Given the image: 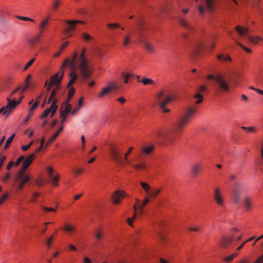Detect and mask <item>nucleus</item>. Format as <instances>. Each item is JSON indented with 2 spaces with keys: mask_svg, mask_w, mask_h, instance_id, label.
<instances>
[{
  "mask_svg": "<svg viewBox=\"0 0 263 263\" xmlns=\"http://www.w3.org/2000/svg\"><path fill=\"white\" fill-rule=\"evenodd\" d=\"M197 111L194 107H189L174 125V129L167 130L163 129H157L154 131L153 135L156 140L159 143L165 145H170L173 143L176 137L182 128L189 123L190 119Z\"/></svg>",
  "mask_w": 263,
  "mask_h": 263,
  "instance_id": "nucleus-2",
  "label": "nucleus"
},
{
  "mask_svg": "<svg viewBox=\"0 0 263 263\" xmlns=\"http://www.w3.org/2000/svg\"><path fill=\"white\" fill-rule=\"evenodd\" d=\"M230 177L231 178V179L232 180V181H233V186L234 185V184L235 182H238V181H237L236 180V176L234 174H231L230 176Z\"/></svg>",
  "mask_w": 263,
  "mask_h": 263,
  "instance_id": "nucleus-60",
  "label": "nucleus"
},
{
  "mask_svg": "<svg viewBox=\"0 0 263 263\" xmlns=\"http://www.w3.org/2000/svg\"><path fill=\"white\" fill-rule=\"evenodd\" d=\"M25 159V157L23 155H22L20 156L16 160V162L14 163V166H18L20 163L24 160Z\"/></svg>",
  "mask_w": 263,
  "mask_h": 263,
  "instance_id": "nucleus-50",
  "label": "nucleus"
},
{
  "mask_svg": "<svg viewBox=\"0 0 263 263\" xmlns=\"http://www.w3.org/2000/svg\"><path fill=\"white\" fill-rule=\"evenodd\" d=\"M257 128L254 126L248 127L247 132L250 133H254L257 132Z\"/></svg>",
  "mask_w": 263,
  "mask_h": 263,
  "instance_id": "nucleus-54",
  "label": "nucleus"
},
{
  "mask_svg": "<svg viewBox=\"0 0 263 263\" xmlns=\"http://www.w3.org/2000/svg\"><path fill=\"white\" fill-rule=\"evenodd\" d=\"M237 255H238V253H234L232 254V255H230V256H228L226 257L225 258V260H226V261H227V262H230V261H231V260H233V259L235 257L237 256Z\"/></svg>",
  "mask_w": 263,
  "mask_h": 263,
  "instance_id": "nucleus-48",
  "label": "nucleus"
},
{
  "mask_svg": "<svg viewBox=\"0 0 263 263\" xmlns=\"http://www.w3.org/2000/svg\"><path fill=\"white\" fill-rule=\"evenodd\" d=\"M107 26L111 30H113V29L115 28H121L122 30L124 29L123 27H121L120 25L117 23H108L107 24Z\"/></svg>",
  "mask_w": 263,
  "mask_h": 263,
  "instance_id": "nucleus-37",
  "label": "nucleus"
},
{
  "mask_svg": "<svg viewBox=\"0 0 263 263\" xmlns=\"http://www.w3.org/2000/svg\"><path fill=\"white\" fill-rule=\"evenodd\" d=\"M83 172L82 169L77 168L74 169L73 171V173L76 176H77L78 175L81 174Z\"/></svg>",
  "mask_w": 263,
  "mask_h": 263,
  "instance_id": "nucleus-59",
  "label": "nucleus"
},
{
  "mask_svg": "<svg viewBox=\"0 0 263 263\" xmlns=\"http://www.w3.org/2000/svg\"><path fill=\"white\" fill-rule=\"evenodd\" d=\"M198 10L200 14V15H203L204 14V10L202 5H199L198 6Z\"/></svg>",
  "mask_w": 263,
  "mask_h": 263,
  "instance_id": "nucleus-61",
  "label": "nucleus"
},
{
  "mask_svg": "<svg viewBox=\"0 0 263 263\" xmlns=\"http://www.w3.org/2000/svg\"><path fill=\"white\" fill-rule=\"evenodd\" d=\"M85 53L86 49L83 48L80 54L77 52H74L70 58H67L64 61L61 68L63 69L65 67L69 66L71 69L68 87L72 85L77 79V69L78 70L83 81L87 80L90 76L92 69L85 57Z\"/></svg>",
  "mask_w": 263,
  "mask_h": 263,
  "instance_id": "nucleus-1",
  "label": "nucleus"
},
{
  "mask_svg": "<svg viewBox=\"0 0 263 263\" xmlns=\"http://www.w3.org/2000/svg\"><path fill=\"white\" fill-rule=\"evenodd\" d=\"M249 41L252 42L253 44H257L259 41H262V39L259 37H253L251 36H248V38L247 39Z\"/></svg>",
  "mask_w": 263,
  "mask_h": 263,
  "instance_id": "nucleus-33",
  "label": "nucleus"
},
{
  "mask_svg": "<svg viewBox=\"0 0 263 263\" xmlns=\"http://www.w3.org/2000/svg\"><path fill=\"white\" fill-rule=\"evenodd\" d=\"M34 158V154H32L25 159H24L23 166L18 171L15 176L16 188L18 191L22 190L25 184L30 180V176L26 174L25 172L32 162Z\"/></svg>",
  "mask_w": 263,
  "mask_h": 263,
  "instance_id": "nucleus-4",
  "label": "nucleus"
},
{
  "mask_svg": "<svg viewBox=\"0 0 263 263\" xmlns=\"http://www.w3.org/2000/svg\"><path fill=\"white\" fill-rule=\"evenodd\" d=\"M83 263H92V261L89 258L85 257L83 259Z\"/></svg>",
  "mask_w": 263,
  "mask_h": 263,
  "instance_id": "nucleus-64",
  "label": "nucleus"
},
{
  "mask_svg": "<svg viewBox=\"0 0 263 263\" xmlns=\"http://www.w3.org/2000/svg\"><path fill=\"white\" fill-rule=\"evenodd\" d=\"M202 169L201 164L200 162L194 164L191 168V173L194 176H197Z\"/></svg>",
  "mask_w": 263,
  "mask_h": 263,
  "instance_id": "nucleus-21",
  "label": "nucleus"
},
{
  "mask_svg": "<svg viewBox=\"0 0 263 263\" xmlns=\"http://www.w3.org/2000/svg\"><path fill=\"white\" fill-rule=\"evenodd\" d=\"M177 20L179 24L184 29L189 31H193L194 30V27L184 17L178 16Z\"/></svg>",
  "mask_w": 263,
  "mask_h": 263,
  "instance_id": "nucleus-12",
  "label": "nucleus"
},
{
  "mask_svg": "<svg viewBox=\"0 0 263 263\" xmlns=\"http://www.w3.org/2000/svg\"><path fill=\"white\" fill-rule=\"evenodd\" d=\"M158 236L159 237L160 241L162 243H163L165 241V240L166 239V236L164 235L161 234V233H159L158 234Z\"/></svg>",
  "mask_w": 263,
  "mask_h": 263,
  "instance_id": "nucleus-55",
  "label": "nucleus"
},
{
  "mask_svg": "<svg viewBox=\"0 0 263 263\" xmlns=\"http://www.w3.org/2000/svg\"><path fill=\"white\" fill-rule=\"evenodd\" d=\"M75 89L73 87H71L68 90V98L65 102L69 103L71 98L72 97L74 93Z\"/></svg>",
  "mask_w": 263,
  "mask_h": 263,
  "instance_id": "nucleus-32",
  "label": "nucleus"
},
{
  "mask_svg": "<svg viewBox=\"0 0 263 263\" xmlns=\"http://www.w3.org/2000/svg\"><path fill=\"white\" fill-rule=\"evenodd\" d=\"M35 61V58H33L31 60H30L28 63L27 64H26V65L25 66V67L24 68V70L25 71L29 67H30L33 63V62H34Z\"/></svg>",
  "mask_w": 263,
  "mask_h": 263,
  "instance_id": "nucleus-53",
  "label": "nucleus"
},
{
  "mask_svg": "<svg viewBox=\"0 0 263 263\" xmlns=\"http://www.w3.org/2000/svg\"><path fill=\"white\" fill-rule=\"evenodd\" d=\"M240 239V236H239L236 238L234 237L223 238L221 241V246L223 247L227 248L229 247L235 240H239Z\"/></svg>",
  "mask_w": 263,
  "mask_h": 263,
  "instance_id": "nucleus-19",
  "label": "nucleus"
},
{
  "mask_svg": "<svg viewBox=\"0 0 263 263\" xmlns=\"http://www.w3.org/2000/svg\"><path fill=\"white\" fill-rule=\"evenodd\" d=\"M58 103L57 100H54L53 102L52 103L50 107L46 109L43 114L41 116V118H46L48 115L50 113V117H52L55 114L58 106L57 105Z\"/></svg>",
  "mask_w": 263,
  "mask_h": 263,
  "instance_id": "nucleus-10",
  "label": "nucleus"
},
{
  "mask_svg": "<svg viewBox=\"0 0 263 263\" xmlns=\"http://www.w3.org/2000/svg\"><path fill=\"white\" fill-rule=\"evenodd\" d=\"M48 23V19L46 18L41 21V24L39 25V28L40 29V34L35 36L33 39L30 41V44L32 46H34L35 43L39 41L41 34L43 32L44 29L47 26Z\"/></svg>",
  "mask_w": 263,
  "mask_h": 263,
  "instance_id": "nucleus-13",
  "label": "nucleus"
},
{
  "mask_svg": "<svg viewBox=\"0 0 263 263\" xmlns=\"http://www.w3.org/2000/svg\"><path fill=\"white\" fill-rule=\"evenodd\" d=\"M36 183L38 186H41L44 184V181L41 179H37L36 180Z\"/></svg>",
  "mask_w": 263,
  "mask_h": 263,
  "instance_id": "nucleus-63",
  "label": "nucleus"
},
{
  "mask_svg": "<svg viewBox=\"0 0 263 263\" xmlns=\"http://www.w3.org/2000/svg\"><path fill=\"white\" fill-rule=\"evenodd\" d=\"M38 105H39V101L37 100H36L35 102H34V103L33 104V105L30 108L29 112L33 114V111L37 107V106Z\"/></svg>",
  "mask_w": 263,
  "mask_h": 263,
  "instance_id": "nucleus-49",
  "label": "nucleus"
},
{
  "mask_svg": "<svg viewBox=\"0 0 263 263\" xmlns=\"http://www.w3.org/2000/svg\"><path fill=\"white\" fill-rule=\"evenodd\" d=\"M237 44H238V45L239 46H240L244 50H245L246 51L248 52H251L252 51L251 49H250V48H248L245 46H244L243 45H242L241 43H238L237 42Z\"/></svg>",
  "mask_w": 263,
  "mask_h": 263,
  "instance_id": "nucleus-58",
  "label": "nucleus"
},
{
  "mask_svg": "<svg viewBox=\"0 0 263 263\" xmlns=\"http://www.w3.org/2000/svg\"><path fill=\"white\" fill-rule=\"evenodd\" d=\"M141 187L145 191L147 194H149L152 188L149 186L148 183L144 182H140Z\"/></svg>",
  "mask_w": 263,
  "mask_h": 263,
  "instance_id": "nucleus-28",
  "label": "nucleus"
},
{
  "mask_svg": "<svg viewBox=\"0 0 263 263\" xmlns=\"http://www.w3.org/2000/svg\"><path fill=\"white\" fill-rule=\"evenodd\" d=\"M7 105L0 108V114L8 117L12 110L20 104V102L15 103L14 101L11 100L9 97L7 98Z\"/></svg>",
  "mask_w": 263,
  "mask_h": 263,
  "instance_id": "nucleus-7",
  "label": "nucleus"
},
{
  "mask_svg": "<svg viewBox=\"0 0 263 263\" xmlns=\"http://www.w3.org/2000/svg\"><path fill=\"white\" fill-rule=\"evenodd\" d=\"M60 3V0H54L52 4V9L54 10H56L59 8Z\"/></svg>",
  "mask_w": 263,
  "mask_h": 263,
  "instance_id": "nucleus-47",
  "label": "nucleus"
},
{
  "mask_svg": "<svg viewBox=\"0 0 263 263\" xmlns=\"http://www.w3.org/2000/svg\"><path fill=\"white\" fill-rule=\"evenodd\" d=\"M217 58L220 61H232V59L228 55H226L225 57H224L222 54H219V55H217Z\"/></svg>",
  "mask_w": 263,
  "mask_h": 263,
  "instance_id": "nucleus-36",
  "label": "nucleus"
},
{
  "mask_svg": "<svg viewBox=\"0 0 263 263\" xmlns=\"http://www.w3.org/2000/svg\"><path fill=\"white\" fill-rule=\"evenodd\" d=\"M82 37L83 39L86 42H89L93 39L92 37L87 33H83Z\"/></svg>",
  "mask_w": 263,
  "mask_h": 263,
  "instance_id": "nucleus-40",
  "label": "nucleus"
},
{
  "mask_svg": "<svg viewBox=\"0 0 263 263\" xmlns=\"http://www.w3.org/2000/svg\"><path fill=\"white\" fill-rule=\"evenodd\" d=\"M138 24V27L140 30H142L143 29L142 26L144 25V22L142 20V18L139 17L137 21Z\"/></svg>",
  "mask_w": 263,
  "mask_h": 263,
  "instance_id": "nucleus-44",
  "label": "nucleus"
},
{
  "mask_svg": "<svg viewBox=\"0 0 263 263\" xmlns=\"http://www.w3.org/2000/svg\"><path fill=\"white\" fill-rule=\"evenodd\" d=\"M72 105L67 102H64V106L61 107L60 109L61 114L67 116L69 113L71 114Z\"/></svg>",
  "mask_w": 263,
  "mask_h": 263,
  "instance_id": "nucleus-17",
  "label": "nucleus"
},
{
  "mask_svg": "<svg viewBox=\"0 0 263 263\" xmlns=\"http://www.w3.org/2000/svg\"><path fill=\"white\" fill-rule=\"evenodd\" d=\"M124 196V193L118 190L115 191L112 196V201L115 204H119L122 198Z\"/></svg>",
  "mask_w": 263,
  "mask_h": 263,
  "instance_id": "nucleus-16",
  "label": "nucleus"
},
{
  "mask_svg": "<svg viewBox=\"0 0 263 263\" xmlns=\"http://www.w3.org/2000/svg\"><path fill=\"white\" fill-rule=\"evenodd\" d=\"M132 75L128 73L124 72L122 73V77L124 79V81L125 83H127L128 82V79L131 78Z\"/></svg>",
  "mask_w": 263,
  "mask_h": 263,
  "instance_id": "nucleus-42",
  "label": "nucleus"
},
{
  "mask_svg": "<svg viewBox=\"0 0 263 263\" xmlns=\"http://www.w3.org/2000/svg\"><path fill=\"white\" fill-rule=\"evenodd\" d=\"M154 148V145H151V146H145L144 147H143L141 149L142 152L146 154V155H148V154H150L153 151Z\"/></svg>",
  "mask_w": 263,
  "mask_h": 263,
  "instance_id": "nucleus-26",
  "label": "nucleus"
},
{
  "mask_svg": "<svg viewBox=\"0 0 263 263\" xmlns=\"http://www.w3.org/2000/svg\"><path fill=\"white\" fill-rule=\"evenodd\" d=\"M245 205L247 210H250L251 209L252 202L249 198H246L245 199Z\"/></svg>",
  "mask_w": 263,
  "mask_h": 263,
  "instance_id": "nucleus-39",
  "label": "nucleus"
},
{
  "mask_svg": "<svg viewBox=\"0 0 263 263\" xmlns=\"http://www.w3.org/2000/svg\"><path fill=\"white\" fill-rule=\"evenodd\" d=\"M194 48V51L197 54L200 49L204 48L203 42L201 41H197Z\"/></svg>",
  "mask_w": 263,
  "mask_h": 263,
  "instance_id": "nucleus-23",
  "label": "nucleus"
},
{
  "mask_svg": "<svg viewBox=\"0 0 263 263\" xmlns=\"http://www.w3.org/2000/svg\"><path fill=\"white\" fill-rule=\"evenodd\" d=\"M64 75V71L62 70V73L60 74L58 72L52 76L51 78L50 82L51 85L55 86L56 89H59L61 86V83Z\"/></svg>",
  "mask_w": 263,
  "mask_h": 263,
  "instance_id": "nucleus-9",
  "label": "nucleus"
},
{
  "mask_svg": "<svg viewBox=\"0 0 263 263\" xmlns=\"http://www.w3.org/2000/svg\"><path fill=\"white\" fill-rule=\"evenodd\" d=\"M161 191V189H152L148 196L151 197L155 198L159 194Z\"/></svg>",
  "mask_w": 263,
  "mask_h": 263,
  "instance_id": "nucleus-24",
  "label": "nucleus"
},
{
  "mask_svg": "<svg viewBox=\"0 0 263 263\" xmlns=\"http://www.w3.org/2000/svg\"><path fill=\"white\" fill-rule=\"evenodd\" d=\"M63 230L68 232V233H73L74 232L75 229L73 226L66 224L63 228Z\"/></svg>",
  "mask_w": 263,
  "mask_h": 263,
  "instance_id": "nucleus-35",
  "label": "nucleus"
},
{
  "mask_svg": "<svg viewBox=\"0 0 263 263\" xmlns=\"http://www.w3.org/2000/svg\"><path fill=\"white\" fill-rule=\"evenodd\" d=\"M235 29L241 36H245L247 39L249 35L250 30L248 28H242L240 26L237 25Z\"/></svg>",
  "mask_w": 263,
  "mask_h": 263,
  "instance_id": "nucleus-18",
  "label": "nucleus"
},
{
  "mask_svg": "<svg viewBox=\"0 0 263 263\" xmlns=\"http://www.w3.org/2000/svg\"><path fill=\"white\" fill-rule=\"evenodd\" d=\"M253 263H263V254L258 257Z\"/></svg>",
  "mask_w": 263,
  "mask_h": 263,
  "instance_id": "nucleus-57",
  "label": "nucleus"
},
{
  "mask_svg": "<svg viewBox=\"0 0 263 263\" xmlns=\"http://www.w3.org/2000/svg\"><path fill=\"white\" fill-rule=\"evenodd\" d=\"M57 90H58V89H56V88H55V89H53V90L51 91V93H50V96H49V97L48 100V101H47V103H50V102H52H52H53V101H54V100H57V101H58V100H57V99H54V97H55V96H56V95H57Z\"/></svg>",
  "mask_w": 263,
  "mask_h": 263,
  "instance_id": "nucleus-27",
  "label": "nucleus"
},
{
  "mask_svg": "<svg viewBox=\"0 0 263 263\" xmlns=\"http://www.w3.org/2000/svg\"><path fill=\"white\" fill-rule=\"evenodd\" d=\"M109 87L110 89V90H116L118 89L120 87L119 84L116 82L111 83L109 86Z\"/></svg>",
  "mask_w": 263,
  "mask_h": 263,
  "instance_id": "nucleus-46",
  "label": "nucleus"
},
{
  "mask_svg": "<svg viewBox=\"0 0 263 263\" xmlns=\"http://www.w3.org/2000/svg\"><path fill=\"white\" fill-rule=\"evenodd\" d=\"M217 1V0H203L206 9L210 12L213 11Z\"/></svg>",
  "mask_w": 263,
  "mask_h": 263,
  "instance_id": "nucleus-20",
  "label": "nucleus"
},
{
  "mask_svg": "<svg viewBox=\"0 0 263 263\" xmlns=\"http://www.w3.org/2000/svg\"><path fill=\"white\" fill-rule=\"evenodd\" d=\"M172 98L166 95L163 90L159 92L156 96V102L163 112H168L170 110L165 108V105L170 103Z\"/></svg>",
  "mask_w": 263,
  "mask_h": 263,
  "instance_id": "nucleus-5",
  "label": "nucleus"
},
{
  "mask_svg": "<svg viewBox=\"0 0 263 263\" xmlns=\"http://www.w3.org/2000/svg\"><path fill=\"white\" fill-rule=\"evenodd\" d=\"M66 23L69 25V27L64 30V33L68 37H70L71 35L70 34V31L72 30L75 28L76 25L78 23L83 24V22L81 21H67Z\"/></svg>",
  "mask_w": 263,
  "mask_h": 263,
  "instance_id": "nucleus-15",
  "label": "nucleus"
},
{
  "mask_svg": "<svg viewBox=\"0 0 263 263\" xmlns=\"http://www.w3.org/2000/svg\"><path fill=\"white\" fill-rule=\"evenodd\" d=\"M149 201V199L146 197L143 200L142 203L138 206L139 210L140 211L141 214H142L143 208H144L148 203Z\"/></svg>",
  "mask_w": 263,
  "mask_h": 263,
  "instance_id": "nucleus-38",
  "label": "nucleus"
},
{
  "mask_svg": "<svg viewBox=\"0 0 263 263\" xmlns=\"http://www.w3.org/2000/svg\"><path fill=\"white\" fill-rule=\"evenodd\" d=\"M53 238V236H50V238H49L47 240V241H46V245H47V246L48 248H49V247H50V245H51V241H52V240Z\"/></svg>",
  "mask_w": 263,
  "mask_h": 263,
  "instance_id": "nucleus-62",
  "label": "nucleus"
},
{
  "mask_svg": "<svg viewBox=\"0 0 263 263\" xmlns=\"http://www.w3.org/2000/svg\"><path fill=\"white\" fill-rule=\"evenodd\" d=\"M83 105V98H80L79 102H78V106H77V107L74 108L73 110L71 111V114L74 115L76 114L77 111L80 109V108Z\"/></svg>",
  "mask_w": 263,
  "mask_h": 263,
  "instance_id": "nucleus-31",
  "label": "nucleus"
},
{
  "mask_svg": "<svg viewBox=\"0 0 263 263\" xmlns=\"http://www.w3.org/2000/svg\"><path fill=\"white\" fill-rule=\"evenodd\" d=\"M131 42L130 39V34H126L124 35L122 37V44L123 46L126 47Z\"/></svg>",
  "mask_w": 263,
  "mask_h": 263,
  "instance_id": "nucleus-25",
  "label": "nucleus"
},
{
  "mask_svg": "<svg viewBox=\"0 0 263 263\" xmlns=\"http://www.w3.org/2000/svg\"><path fill=\"white\" fill-rule=\"evenodd\" d=\"M103 236V233L101 231L99 230H97L95 237L97 239L98 241H99Z\"/></svg>",
  "mask_w": 263,
  "mask_h": 263,
  "instance_id": "nucleus-51",
  "label": "nucleus"
},
{
  "mask_svg": "<svg viewBox=\"0 0 263 263\" xmlns=\"http://www.w3.org/2000/svg\"><path fill=\"white\" fill-rule=\"evenodd\" d=\"M16 17L19 20L24 21H31L32 22H34V20L33 19H32L29 17H25V16L17 15V16H16Z\"/></svg>",
  "mask_w": 263,
  "mask_h": 263,
  "instance_id": "nucleus-45",
  "label": "nucleus"
},
{
  "mask_svg": "<svg viewBox=\"0 0 263 263\" xmlns=\"http://www.w3.org/2000/svg\"><path fill=\"white\" fill-rule=\"evenodd\" d=\"M143 44L145 49L149 52H154L155 49L154 46L147 41H143Z\"/></svg>",
  "mask_w": 263,
  "mask_h": 263,
  "instance_id": "nucleus-22",
  "label": "nucleus"
},
{
  "mask_svg": "<svg viewBox=\"0 0 263 263\" xmlns=\"http://www.w3.org/2000/svg\"><path fill=\"white\" fill-rule=\"evenodd\" d=\"M141 82L144 84V85H148V84H153V81L149 78H143Z\"/></svg>",
  "mask_w": 263,
  "mask_h": 263,
  "instance_id": "nucleus-41",
  "label": "nucleus"
},
{
  "mask_svg": "<svg viewBox=\"0 0 263 263\" xmlns=\"http://www.w3.org/2000/svg\"><path fill=\"white\" fill-rule=\"evenodd\" d=\"M41 208L46 212H55L56 209H53L52 208H48L46 206H42Z\"/></svg>",
  "mask_w": 263,
  "mask_h": 263,
  "instance_id": "nucleus-56",
  "label": "nucleus"
},
{
  "mask_svg": "<svg viewBox=\"0 0 263 263\" xmlns=\"http://www.w3.org/2000/svg\"><path fill=\"white\" fill-rule=\"evenodd\" d=\"M110 89L109 86L104 87L102 89L101 92L98 95L99 98H102L105 95L108 94L110 91Z\"/></svg>",
  "mask_w": 263,
  "mask_h": 263,
  "instance_id": "nucleus-29",
  "label": "nucleus"
},
{
  "mask_svg": "<svg viewBox=\"0 0 263 263\" xmlns=\"http://www.w3.org/2000/svg\"><path fill=\"white\" fill-rule=\"evenodd\" d=\"M207 89V87L202 85L200 86L198 88V91L197 92L194 96L195 99H196L195 101V103L197 104H200L202 102L203 100V95L201 94V92H205Z\"/></svg>",
  "mask_w": 263,
  "mask_h": 263,
  "instance_id": "nucleus-14",
  "label": "nucleus"
},
{
  "mask_svg": "<svg viewBox=\"0 0 263 263\" xmlns=\"http://www.w3.org/2000/svg\"><path fill=\"white\" fill-rule=\"evenodd\" d=\"M242 189L239 182H235L233 186L232 200L234 204H238L240 201L241 193Z\"/></svg>",
  "mask_w": 263,
  "mask_h": 263,
  "instance_id": "nucleus-8",
  "label": "nucleus"
},
{
  "mask_svg": "<svg viewBox=\"0 0 263 263\" xmlns=\"http://www.w3.org/2000/svg\"><path fill=\"white\" fill-rule=\"evenodd\" d=\"M137 208V206L136 204H134V216L133 217L128 218L127 219V222L129 226H132V223L134 220V219H135V217H136V215Z\"/></svg>",
  "mask_w": 263,
  "mask_h": 263,
  "instance_id": "nucleus-30",
  "label": "nucleus"
},
{
  "mask_svg": "<svg viewBox=\"0 0 263 263\" xmlns=\"http://www.w3.org/2000/svg\"><path fill=\"white\" fill-rule=\"evenodd\" d=\"M207 78L209 80H214L218 84L221 91H228L230 89V86L228 83L226 81L223 74L221 73H216L215 75H208Z\"/></svg>",
  "mask_w": 263,
  "mask_h": 263,
  "instance_id": "nucleus-6",
  "label": "nucleus"
},
{
  "mask_svg": "<svg viewBox=\"0 0 263 263\" xmlns=\"http://www.w3.org/2000/svg\"><path fill=\"white\" fill-rule=\"evenodd\" d=\"M134 149V147H130L127 152L124 154V159H123L120 151L117 148L111 147L110 148V155L115 163L119 167H123L125 163L130 165L136 170H144L146 168V164L144 162H141L137 164L132 163L128 160L127 157Z\"/></svg>",
  "mask_w": 263,
  "mask_h": 263,
  "instance_id": "nucleus-3",
  "label": "nucleus"
},
{
  "mask_svg": "<svg viewBox=\"0 0 263 263\" xmlns=\"http://www.w3.org/2000/svg\"><path fill=\"white\" fill-rule=\"evenodd\" d=\"M51 180V183L53 185L57 186L58 185V182L59 180V176L57 175L55 176H52V177H50Z\"/></svg>",
  "mask_w": 263,
  "mask_h": 263,
  "instance_id": "nucleus-43",
  "label": "nucleus"
},
{
  "mask_svg": "<svg viewBox=\"0 0 263 263\" xmlns=\"http://www.w3.org/2000/svg\"><path fill=\"white\" fill-rule=\"evenodd\" d=\"M214 199L218 205H224V198L222 194L221 190L217 187L214 191Z\"/></svg>",
  "mask_w": 263,
  "mask_h": 263,
  "instance_id": "nucleus-11",
  "label": "nucleus"
},
{
  "mask_svg": "<svg viewBox=\"0 0 263 263\" xmlns=\"http://www.w3.org/2000/svg\"><path fill=\"white\" fill-rule=\"evenodd\" d=\"M15 134H13L11 136H10L6 141V142L5 143V146H4V149H7L9 146L10 145H11L14 137H15Z\"/></svg>",
  "mask_w": 263,
  "mask_h": 263,
  "instance_id": "nucleus-34",
  "label": "nucleus"
},
{
  "mask_svg": "<svg viewBox=\"0 0 263 263\" xmlns=\"http://www.w3.org/2000/svg\"><path fill=\"white\" fill-rule=\"evenodd\" d=\"M57 137V134H54L51 138H50L47 142L45 147L48 146V145L52 142Z\"/></svg>",
  "mask_w": 263,
  "mask_h": 263,
  "instance_id": "nucleus-52",
  "label": "nucleus"
}]
</instances>
